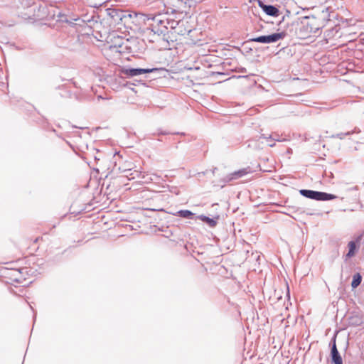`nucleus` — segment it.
<instances>
[{
	"label": "nucleus",
	"mask_w": 364,
	"mask_h": 364,
	"mask_svg": "<svg viewBox=\"0 0 364 364\" xmlns=\"http://www.w3.org/2000/svg\"><path fill=\"white\" fill-rule=\"evenodd\" d=\"M147 21H152L153 23L150 24L151 31L159 35L163 34L169 27L171 29H174L178 25V21L173 19L168 18L164 14L157 15H146Z\"/></svg>",
	"instance_id": "1"
},
{
	"label": "nucleus",
	"mask_w": 364,
	"mask_h": 364,
	"mask_svg": "<svg viewBox=\"0 0 364 364\" xmlns=\"http://www.w3.org/2000/svg\"><path fill=\"white\" fill-rule=\"evenodd\" d=\"M300 194L306 198L314 199L316 200H329L337 198L336 196L316 191L301 189L299 191Z\"/></svg>",
	"instance_id": "2"
},
{
	"label": "nucleus",
	"mask_w": 364,
	"mask_h": 364,
	"mask_svg": "<svg viewBox=\"0 0 364 364\" xmlns=\"http://www.w3.org/2000/svg\"><path fill=\"white\" fill-rule=\"evenodd\" d=\"M285 34L284 33H274L269 36H261L257 38H252V41L260 43H275L282 38H284Z\"/></svg>",
	"instance_id": "3"
},
{
	"label": "nucleus",
	"mask_w": 364,
	"mask_h": 364,
	"mask_svg": "<svg viewBox=\"0 0 364 364\" xmlns=\"http://www.w3.org/2000/svg\"><path fill=\"white\" fill-rule=\"evenodd\" d=\"M159 71L158 68H129L124 71V74L129 77L138 76L142 74L150 73Z\"/></svg>",
	"instance_id": "4"
},
{
	"label": "nucleus",
	"mask_w": 364,
	"mask_h": 364,
	"mask_svg": "<svg viewBox=\"0 0 364 364\" xmlns=\"http://www.w3.org/2000/svg\"><path fill=\"white\" fill-rule=\"evenodd\" d=\"M259 7L265 12L266 14L271 16H278L279 15V9L272 5H266L262 1H258Z\"/></svg>",
	"instance_id": "5"
},
{
	"label": "nucleus",
	"mask_w": 364,
	"mask_h": 364,
	"mask_svg": "<svg viewBox=\"0 0 364 364\" xmlns=\"http://www.w3.org/2000/svg\"><path fill=\"white\" fill-rule=\"evenodd\" d=\"M247 173V171L246 168H243L237 171H235L229 175H227L223 179V181L226 183L230 182L233 180H236L239 178H241Z\"/></svg>",
	"instance_id": "6"
},
{
	"label": "nucleus",
	"mask_w": 364,
	"mask_h": 364,
	"mask_svg": "<svg viewBox=\"0 0 364 364\" xmlns=\"http://www.w3.org/2000/svg\"><path fill=\"white\" fill-rule=\"evenodd\" d=\"M331 354L332 361L335 364H343L342 358H341V356L340 355L339 352L337 350L335 340L333 341V344L331 347Z\"/></svg>",
	"instance_id": "7"
},
{
	"label": "nucleus",
	"mask_w": 364,
	"mask_h": 364,
	"mask_svg": "<svg viewBox=\"0 0 364 364\" xmlns=\"http://www.w3.org/2000/svg\"><path fill=\"white\" fill-rule=\"evenodd\" d=\"M108 14L115 21L117 19L122 20L126 17V14L122 11H119L115 9H109L108 10Z\"/></svg>",
	"instance_id": "8"
},
{
	"label": "nucleus",
	"mask_w": 364,
	"mask_h": 364,
	"mask_svg": "<svg viewBox=\"0 0 364 364\" xmlns=\"http://www.w3.org/2000/svg\"><path fill=\"white\" fill-rule=\"evenodd\" d=\"M361 280L362 277L359 273L354 274L353 277V281L351 282L352 287L356 288L357 287H358L361 283Z\"/></svg>",
	"instance_id": "9"
},
{
	"label": "nucleus",
	"mask_w": 364,
	"mask_h": 364,
	"mask_svg": "<svg viewBox=\"0 0 364 364\" xmlns=\"http://www.w3.org/2000/svg\"><path fill=\"white\" fill-rule=\"evenodd\" d=\"M177 215L183 218H191L193 213L188 210H181L177 212Z\"/></svg>",
	"instance_id": "10"
},
{
	"label": "nucleus",
	"mask_w": 364,
	"mask_h": 364,
	"mask_svg": "<svg viewBox=\"0 0 364 364\" xmlns=\"http://www.w3.org/2000/svg\"><path fill=\"white\" fill-rule=\"evenodd\" d=\"M348 247H349V250H348V252L346 255V257H351L354 255V253H355V250L356 248L355 243L353 241H350L348 243Z\"/></svg>",
	"instance_id": "11"
},
{
	"label": "nucleus",
	"mask_w": 364,
	"mask_h": 364,
	"mask_svg": "<svg viewBox=\"0 0 364 364\" xmlns=\"http://www.w3.org/2000/svg\"><path fill=\"white\" fill-rule=\"evenodd\" d=\"M199 218L203 222L207 223L210 227H214L216 225V221L205 215H200Z\"/></svg>",
	"instance_id": "12"
},
{
	"label": "nucleus",
	"mask_w": 364,
	"mask_h": 364,
	"mask_svg": "<svg viewBox=\"0 0 364 364\" xmlns=\"http://www.w3.org/2000/svg\"><path fill=\"white\" fill-rule=\"evenodd\" d=\"M350 134V132H348L346 133H339V134H337L336 135H333L332 137H337V138H339L340 139H343L345 136H348Z\"/></svg>",
	"instance_id": "13"
},
{
	"label": "nucleus",
	"mask_w": 364,
	"mask_h": 364,
	"mask_svg": "<svg viewBox=\"0 0 364 364\" xmlns=\"http://www.w3.org/2000/svg\"><path fill=\"white\" fill-rule=\"evenodd\" d=\"M105 2V0H100L96 2H92V6L98 7V6L102 5Z\"/></svg>",
	"instance_id": "14"
},
{
	"label": "nucleus",
	"mask_w": 364,
	"mask_h": 364,
	"mask_svg": "<svg viewBox=\"0 0 364 364\" xmlns=\"http://www.w3.org/2000/svg\"><path fill=\"white\" fill-rule=\"evenodd\" d=\"M134 173L136 175V176H139V173L136 171H134ZM134 174V173H130V176H132Z\"/></svg>",
	"instance_id": "15"
},
{
	"label": "nucleus",
	"mask_w": 364,
	"mask_h": 364,
	"mask_svg": "<svg viewBox=\"0 0 364 364\" xmlns=\"http://www.w3.org/2000/svg\"><path fill=\"white\" fill-rule=\"evenodd\" d=\"M273 139H274V141H282V140H280V139L278 138V136H276V138H275V137H274V138H273Z\"/></svg>",
	"instance_id": "16"
},
{
	"label": "nucleus",
	"mask_w": 364,
	"mask_h": 364,
	"mask_svg": "<svg viewBox=\"0 0 364 364\" xmlns=\"http://www.w3.org/2000/svg\"><path fill=\"white\" fill-rule=\"evenodd\" d=\"M273 139H274V141H282V140H280V139L278 138V136H276V138H275V137H274V138H273Z\"/></svg>",
	"instance_id": "17"
},
{
	"label": "nucleus",
	"mask_w": 364,
	"mask_h": 364,
	"mask_svg": "<svg viewBox=\"0 0 364 364\" xmlns=\"http://www.w3.org/2000/svg\"><path fill=\"white\" fill-rule=\"evenodd\" d=\"M269 146L272 147L274 146V143H272V142H270V144H269Z\"/></svg>",
	"instance_id": "18"
},
{
	"label": "nucleus",
	"mask_w": 364,
	"mask_h": 364,
	"mask_svg": "<svg viewBox=\"0 0 364 364\" xmlns=\"http://www.w3.org/2000/svg\"><path fill=\"white\" fill-rule=\"evenodd\" d=\"M269 146L272 147L274 146V143H272V142H270V144H269Z\"/></svg>",
	"instance_id": "19"
},
{
	"label": "nucleus",
	"mask_w": 364,
	"mask_h": 364,
	"mask_svg": "<svg viewBox=\"0 0 364 364\" xmlns=\"http://www.w3.org/2000/svg\"><path fill=\"white\" fill-rule=\"evenodd\" d=\"M264 138L265 139H272V136H269V137L265 136L264 135H262Z\"/></svg>",
	"instance_id": "20"
},
{
	"label": "nucleus",
	"mask_w": 364,
	"mask_h": 364,
	"mask_svg": "<svg viewBox=\"0 0 364 364\" xmlns=\"http://www.w3.org/2000/svg\"><path fill=\"white\" fill-rule=\"evenodd\" d=\"M130 171V169L129 170H124V172H129Z\"/></svg>",
	"instance_id": "21"
},
{
	"label": "nucleus",
	"mask_w": 364,
	"mask_h": 364,
	"mask_svg": "<svg viewBox=\"0 0 364 364\" xmlns=\"http://www.w3.org/2000/svg\"><path fill=\"white\" fill-rule=\"evenodd\" d=\"M134 178H135V176H133L131 177V178H132V179Z\"/></svg>",
	"instance_id": "22"
}]
</instances>
